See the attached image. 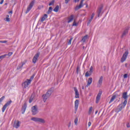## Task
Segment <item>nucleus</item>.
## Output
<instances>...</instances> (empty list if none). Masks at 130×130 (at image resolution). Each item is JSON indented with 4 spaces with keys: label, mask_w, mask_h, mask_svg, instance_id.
I'll use <instances>...</instances> for the list:
<instances>
[{
    "label": "nucleus",
    "mask_w": 130,
    "mask_h": 130,
    "mask_svg": "<svg viewBox=\"0 0 130 130\" xmlns=\"http://www.w3.org/2000/svg\"><path fill=\"white\" fill-rule=\"evenodd\" d=\"M122 98L124 99V101L123 102L124 106H125L127 104V98H128V95H127V92H124L122 93Z\"/></svg>",
    "instance_id": "nucleus-2"
},
{
    "label": "nucleus",
    "mask_w": 130,
    "mask_h": 130,
    "mask_svg": "<svg viewBox=\"0 0 130 130\" xmlns=\"http://www.w3.org/2000/svg\"><path fill=\"white\" fill-rule=\"evenodd\" d=\"M72 40H73V38H71L68 42V45H71L72 44Z\"/></svg>",
    "instance_id": "nucleus-36"
},
{
    "label": "nucleus",
    "mask_w": 130,
    "mask_h": 130,
    "mask_svg": "<svg viewBox=\"0 0 130 130\" xmlns=\"http://www.w3.org/2000/svg\"><path fill=\"white\" fill-rule=\"evenodd\" d=\"M31 112L32 115H36L38 112V109L37 108V106H34L31 108Z\"/></svg>",
    "instance_id": "nucleus-5"
},
{
    "label": "nucleus",
    "mask_w": 130,
    "mask_h": 130,
    "mask_svg": "<svg viewBox=\"0 0 130 130\" xmlns=\"http://www.w3.org/2000/svg\"><path fill=\"white\" fill-rule=\"evenodd\" d=\"M82 90H84L85 89V87H84V86H82Z\"/></svg>",
    "instance_id": "nucleus-51"
},
{
    "label": "nucleus",
    "mask_w": 130,
    "mask_h": 130,
    "mask_svg": "<svg viewBox=\"0 0 130 130\" xmlns=\"http://www.w3.org/2000/svg\"><path fill=\"white\" fill-rule=\"evenodd\" d=\"M97 113H98V111H95V114H97Z\"/></svg>",
    "instance_id": "nucleus-54"
},
{
    "label": "nucleus",
    "mask_w": 130,
    "mask_h": 130,
    "mask_svg": "<svg viewBox=\"0 0 130 130\" xmlns=\"http://www.w3.org/2000/svg\"><path fill=\"white\" fill-rule=\"evenodd\" d=\"M7 55H8V54H6L3 55L2 56H0V60H1H1L4 59V58H5V57H6V56H7Z\"/></svg>",
    "instance_id": "nucleus-31"
},
{
    "label": "nucleus",
    "mask_w": 130,
    "mask_h": 130,
    "mask_svg": "<svg viewBox=\"0 0 130 130\" xmlns=\"http://www.w3.org/2000/svg\"><path fill=\"white\" fill-rule=\"evenodd\" d=\"M83 49H85V47H83Z\"/></svg>",
    "instance_id": "nucleus-56"
},
{
    "label": "nucleus",
    "mask_w": 130,
    "mask_h": 130,
    "mask_svg": "<svg viewBox=\"0 0 130 130\" xmlns=\"http://www.w3.org/2000/svg\"><path fill=\"white\" fill-rule=\"evenodd\" d=\"M124 79H126L127 78V74H125L123 76Z\"/></svg>",
    "instance_id": "nucleus-39"
},
{
    "label": "nucleus",
    "mask_w": 130,
    "mask_h": 130,
    "mask_svg": "<svg viewBox=\"0 0 130 130\" xmlns=\"http://www.w3.org/2000/svg\"><path fill=\"white\" fill-rule=\"evenodd\" d=\"M58 10H59V6L58 5H57L56 7L54 9L53 11L54 12L57 13V12H58Z\"/></svg>",
    "instance_id": "nucleus-26"
},
{
    "label": "nucleus",
    "mask_w": 130,
    "mask_h": 130,
    "mask_svg": "<svg viewBox=\"0 0 130 130\" xmlns=\"http://www.w3.org/2000/svg\"><path fill=\"white\" fill-rule=\"evenodd\" d=\"M29 84H31V81H29V79H27L23 83H22V86L24 88H26L29 86Z\"/></svg>",
    "instance_id": "nucleus-11"
},
{
    "label": "nucleus",
    "mask_w": 130,
    "mask_h": 130,
    "mask_svg": "<svg viewBox=\"0 0 130 130\" xmlns=\"http://www.w3.org/2000/svg\"><path fill=\"white\" fill-rule=\"evenodd\" d=\"M74 122L76 125H78V118L75 119Z\"/></svg>",
    "instance_id": "nucleus-34"
},
{
    "label": "nucleus",
    "mask_w": 130,
    "mask_h": 130,
    "mask_svg": "<svg viewBox=\"0 0 130 130\" xmlns=\"http://www.w3.org/2000/svg\"><path fill=\"white\" fill-rule=\"evenodd\" d=\"M2 43H7L8 42V41H2Z\"/></svg>",
    "instance_id": "nucleus-47"
},
{
    "label": "nucleus",
    "mask_w": 130,
    "mask_h": 130,
    "mask_svg": "<svg viewBox=\"0 0 130 130\" xmlns=\"http://www.w3.org/2000/svg\"><path fill=\"white\" fill-rule=\"evenodd\" d=\"M128 30H129V27L127 26V27H126L125 29L124 30L121 36V38H123L124 36H126V34L128 33Z\"/></svg>",
    "instance_id": "nucleus-13"
},
{
    "label": "nucleus",
    "mask_w": 130,
    "mask_h": 130,
    "mask_svg": "<svg viewBox=\"0 0 130 130\" xmlns=\"http://www.w3.org/2000/svg\"><path fill=\"white\" fill-rule=\"evenodd\" d=\"M92 20H93V18H90V19L88 20L87 22V26H89V25L91 24V22H92Z\"/></svg>",
    "instance_id": "nucleus-33"
},
{
    "label": "nucleus",
    "mask_w": 130,
    "mask_h": 130,
    "mask_svg": "<svg viewBox=\"0 0 130 130\" xmlns=\"http://www.w3.org/2000/svg\"><path fill=\"white\" fill-rule=\"evenodd\" d=\"M74 90L75 92V98H79L80 94H79V91H78L77 87H74Z\"/></svg>",
    "instance_id": "nucleus-17"
},
{
    "label": "nucleus",
    "mask_w": 130,
    "mask_h": 130,
    "mask_svg": "<svg viewBox=\"0 0 130 130\" xmlns=\"http://www.w3.org/2000/svg\"><path fill=\"white\" fill-rule=\"evenodd\" d=\"M86 8H88V5H86Z\"/></svg>",
    "instance_id": "nucleus-57"
},
{
    "label": "nucleus",
    "mask_w": 130,
    "mask_h": 130,
    "mask_svg": "<svg viewBox=\"0 0 130 130\" xmlns=\"http://www.w3.org/2000/svg\"><path fill=\"white\" fill-rule=\"evenodd\" d=\"M6 21H7V22H10V18L7 17L6 18Z\"/></svg>",
    "instance_id": "nucleus-44"
},
{
    "label": "nucleus",
    "mask_w": 130,
    "mask_h": 130,
    "mask_svg": "<svg viewBox=\"0 0 130 130\" xmlns=\"http://www.w3.org/2000/svg\"><path fill=\"white\" fill-rule=\"evenodd\" d=\"M31 120L32 121H35L36 122H40V123H45V120L41 118L32 117L31 118Z\"/></svg>",
    "instance_id": "nucleus-3"
},
{
    "label": "nucleus",
    "mask_w": 130,
    "mask_h": 130,
    "mask_svg": "<svg viewBox=\"0 0 130 130\" xmlns=\"http://www.w3.org/2000/svg\"><path fill=\"white\" fill-rule=\"evenodd\" d=\"M73 20H74V15H72L69 18H68V23H71V22H73Z\"/></svg>",
    "instance_id": "nucleus-22"
},
{
    "label": "nucleus",
    "mask_w": 130,
    "mask_h": 130,
    "mask_svg": "<svg viewBox=\"0 0 130 130\" xmlns=\"http://www.w3.org/2000/svg\"><path fill=\"white\" fill-rule=\"evenodd\" d=\"M92 124V123H91V122H88V126L90 127L91 126V125Z\"/></svg>",
    "instance_id": "nucleus-46"
},
{
    "label": "nucleus",
    "mask_w": 130,
    "mask_h": 130,
    "mask_svg": "<svg viewBox=\"0 0 130 130\" xmlns=\"http://www.w3.org/2000/svg\"><path fill=\"white\" fill-rule=\"evenodd\" d=\"M4 3V0H2L0 2V5H3V3Z\"/></svg>",
    "instance_id": "nucleus-48"
},
{
    "label": "nucleus",
    "mask_w": 130,
    "mask_h": 130,
    "mask_svg": "<svg viewBox=\"0 0 130 130\" xmlns=\"http://www.w3.org/2000/svg\"><path fill=\"white\" fill-rule=\"evenodd\" d=\"M47 14H44V16L41 18V22H44V21H45L46 19H47Z\"/></svg>",
    "instance_id": "nucleus-24"
},
{
    "label": "nucleus",
    "mask_w": 130,
    "mask_h": 130,
    "mask_svg": "<svg viewBox=\"0 0 130 130\" xmlns=\"http://www.w3.org/2000/svg\"><path fill=\"white\" fill-rule=\"evenodd\" d=\"M116 99V95H114L112 96L110 102H109V104L111 103V102H113V101H114V100Z\"/></svg>",
    "instance_id": "nucleus-25"
},
{
    "label": "nucleus",
    "mask_w": 130,
    "mask_h": 130,
    "mask_svg": "<svg viewBox=\"0 0 130 130\" xmlns=\"http://www.w3.org/2000/svg\"><path fill=\"white\" fill-rule=\"evenodd\" d=\"M20 124L21 122H20L19 120L15 121L13 126L14 127H15V128H18V127H20Z\"/></svg>",
    "instance_id": "nucleus-16"
},
{
    "label": "nucleus",
    "mask_w": 130,
    "mask_h": 130,
    "mask_svg": "<svg viewBox=\"0 0 130 130\" xmlns=\"http://www.w3.org/2000/svg\"><path fill=\"white\" fill-rule=\"evenodd\" d=\"M74 2L75 3H79V2H80V0H74Z\"/></svg>",
    "instance_id": "nucleus-45"
},
{
    "label": "nucleus",
    "mask_w": 130,
    "mask_h": 130,
    "mask_svg": "<svg viewBox=\"0 0 130 130\" xmlns=\"http://www.w3.org/2000/svg\"><path fill=\"white\" fill-rule=\"evenodd\" d=\"M84 1L85 0H81L79 5H77L76 6L75 8V11H78V10H80V9H81V8H82V7L84 6V5H83V3L84 2Z\"/></svg>",
    "instance_id": "nucleus-8"
},
{
    "label": "nucleus",
    "mask_w": 130,
    "mask_h": 130,
    "mask_svg": "<svg viewBox=\"0 0 130 130\" xmlns=\"http://www.w3.org/2000/svg\"><path fill=\"white\" fill-rule=\"evenodd\" d=\"M24 64H25V63L24 62H21V63H20L17 67V70H21V69L23 68V66H24Z\"/></svg>",
    "instance_id": "nucleus-23"
},
{
    "label": "nucleus",
    "mask_w": 130,
    "mask_h": 130,
    "mask_svg": "<svg viewBox=\"0 0 130 130\" xmlns=\"http://www.w3.org/2000/svg\"><path fill=\"white\" fill-rule=\"evenodd\" d=\"M55 2V0H52V1H51L50 2V3L49 4V6H54V3Z\"/></svg>",
    "instance_id": "nucleus-28"
},
{
    "label": "nucleus",
    "mask_w": 130,
    "mask_h": 130,
    "mask_svg": "<svg viewBox=\"0 0 130 130\" xmlns=\"http://www.w3.org/2000/svg\"><path fill=\"white\" fill-rule=\"evenodd\" d=\"M71 0H65V4H69V2H70Z\"/></svg>",
    "instance_id": "nucleus-41"
},
{
    "label": "nucleus",
    "mask_w": 130,
    "mask_h": 130,
    "mask_svg": "<svg viewBox=\"0 0 130 130\" xmlns=\"http://www.w3.org/2000/svg\"><path fill=\"white\" fill-rule=\"evenodd\" d=\"M92 110H93V107H90L88 111V114H91V113H92Z\"/></svg>",
    "instance_id": "nucleus-32"
},
{
    "label": "nucleus",
    "mask_w": 130,
    "mask_h": 130,
    "mask_svg": "<svg viewBox=\"0 0 130 130\" xmlns=\"http://www.w3.org/2000/svg\"><path fill=\"white\" fill-rule=\"evenodd\" d=\"M125 106H124L123 103H122L121 104L119 105L116 109V112H119L122 110V108H124Z\"/></svg>",
    "instance_id": "nucleus-7"
},
{
    "label": "nucleus",
    "mask_w": 130,
    "mask_h": 130,
    "mask_svg": "<svg viewBox=\"0 0 130 130\" xmlns=\"http://www.w3.org/2000/svg\"><path fill=\"white\" fill-rule=\"evenodd\" d=\"M70 126H71V122L69 123V125L68 127H70Z\"/></svg>",
    "instance_id": "nucleus-53"
},
{
    "label": "nucleus",
    "mask_w": 130,
    "mask_h": 130,
    "mask_svg": "<svg viewBox=\"0 0 130 130\" xmlns=\"http://www.w3.org/2000/svg\"><path fill=\"white\" fill-rule=\"evenodd\" d=\"M103 9V7H101L99 8V10H98V17H100V14L102 12V10Z\"/></svg>",
    "instance_id": "nucleus-21"
},
{
    "label": "nucleus",
    "mask_w": 130,
    "mask_h": 130,
    "mask_svg": "<svg viewBox=\"0 0 130 130\" xmlns=\"http://www.w3.org/2000/svg\"><path fill=\"white\" fill-rule=\"evenodd\" d=\"M104 71H106V66H104Z\"/></svg>",
    "instance_id": "nucleus-49"
},
{
    "label": "nucleus",
    "mask_w": 130,
    "mask_h": 130,
    "mask_svg": "<svg viewBox=\"0 0 130 130\" xmlns=\"http://www.w3.org/2000/svg\"><path fill=\"white\" fill-rule=\"evenodd\" d=\"M101 95H102V91H99V93L97 95L96 99V103H99L100 99L101 98Z\"/></svg>",
    "instance_id": "nucleus-15"
},
{
    "label": "nucleus",
    "mask_w": 130,
    "mask_h": 130,
    "mask_svg": "<svg viewBox=\"0 0 130 130\" xmlns=\"http://www.w3.org/2000/svg\"><path fill=\"white\" fill-rule=\"evenodd\" d=\"M93 81V78H89L88 80L87 81V85L86 86V87H88V86H90V85H91V84H92V82Z\"/></svg>",
    "instance_id": "nucleus-20"
},
{
    "label": "nucleus",
    "mask_w": 130,
    "mask_h": 130,
    "mask_svg": "<svg viewBox=\"0 0 130 130\" xmlns=\"http://www.w3.org/2000/svg\"><path fill=\"white\" fill-rule=\"evenodd\" d=\"M34 3H35L34 1H32L30 3L29 6L27 8L26 11L25 12V14H28V12H30V11H31V9H32V8H33V6H34Z\"/></svg>",
    "instance_id": "nucleus-4"
},
{
    "label": "nucleus",
    "mask_w": 130,
    "mask_h": 130,
    "mask_svg": "<svg viewBox=\"0 0 130 130\" xmlns=\"http://www.w3.org/2000/svg\"><path fill=\"white\" fill-rule=\"evenodd\" d=\"M92 73H93V66H91L90 68V70L89 72H87L85 73V77H90L91 75H92Z\"/></svg>",
    "instance_id": "nucleus-12"
},
{
    "label": "nucleus",
    "mask_w": 130,
    "mask_h": 130,
    "mask_svg": "<svg viewBox=\"0 0 130 130\" xmlns=\"http://www.w3.org/2000/svg\"><path fill=\"white\" fill-rule=\"evenodd\" d=\"M40 55V53L38 52L37 54L35 55L32 58V62L34 63H36L37 62V60H38V57H39V56Z\"/></svg>",
    "instance_id": "nucleus-6"
},
{
    "label": "nucleus",
    "mask_w": 130,
    "mask_h": 130,
    "mask_svg": "<svg viewBox=\"0 0 130 130\" xmlns=\"http://www.w3.org/2000/svg\"><path fill=\"white\" fill-rule=\"evenodd\" d=\"M127 55H128V51H126L125 53L123 54V56L121 59V62H123L126 59V57H127Z\"/></svg>",
    "instance_id": "nucleus-9"
},
{
    "label": "nucleus",
    "mask_w": 130,
    "mask_h": 130,
    "mask_svg": "<svg viewBox=\"0 0 130 130\" xmlns=\"http://www.w3.org/2000/svg\"><path fill=\"white\" fill-rule=\"evenodd\" d=\"M72 26H77V22H76L75 20H74V21L73 22Z\"/></svg>",
    "instance_id": "nucleus-38"
},
{
    "label": "nucleus",
    "mask_w": 130,
    "mask_h": 130,
    "mask_svg": "<svg viewBox=\"0 0 130 130\" xmlns=\"http://www.w3.org/2000/svg\"><path fill=\"white\" fill-rule=\"evenodd\" d=\"M79 107V100H76L75 102V113H77L78 108Z\"/></svg>",
    "instance_id": "nucleus-14"
},
{
    "label": "nucleus",
    "mask_w": 130,
    "mask_h": 130,
    "mask_svg": "<svg viewBox=\"0 0 130 130\" xmlns=\"http://www.w3.org/2000/svg\"><path fill=\"white\" fill-rule=\"evenodd\" d=\"M13 54V52H9L8 54V55H9V56H11V55H12Z\"/></svg>",
    "instance_id": "nucleus-43"
},
{
    "label": "nucleus",
    "mask_w": 130,
    "mask_h": 130,
    "mask_svg": "<svg viewBox=\"0 0 130 130\" xmlns=\"http://www.w3.org/2000/svg\"><path fill=\"white\" fill-rule=\"evenodd\" d=\"M9 14H13V11H10V12H9Z\"/></svg>",
    "instance_id": "nucleus-52"
},
{
    "label": "nucleus",
    "mask_w": 130,
    "mask_h": 130,
    "mask_svg": "<svg viewBox=\"0 0 130 130\" xmlns=\"http://www.w3.org/2000/svg\"><path fill=\"white\" fill-rule=\"evenodd\" d=\"M79 70H80V67H77V69H76L77 74H79Z\"/></svg>",
    "instance_id": "nucleus-37"
},
{
    "label": "nucleus",
    "mask_w": 130,
    "mask_h": 130,
    "mask_svg": "<svg viewBox=\"0 0 130 130\" xmlns=\"http://www.w3.org/2000/svg\"><path fill=\"white\" fill-rule=\"evenodd\" d=\"M102 82H103V77L101 76L98 83V87H101V85H102Z\"/></svg>",
    "instance_id": "nucleus-19"
},
{
    "label": "nucleus",
    "mask_w": 130,
    "mask_h": 130,
    "mask_svg": "<svg viewBox=\"0 0 130 130\" xmlns=\"http://www.w3.org/2000/svg\"><path fill=\"white\" fill-rule=\"evenodd\" d=\"M54 90V89L53 88V87H52L48 90L46 94L42 95L44 102H46V100H47V99L49 98V97L51 96V94L53 93Z\"/></svg>",
    "instance_id": "nucleus-1"
},
{
    "label": "nucleus",
    "mask_w": 130,
    "mask_h": 130,
    "mask_svg": "<svg viewBox=\"0 0 130 130\" xmlns=\"http://www.w3.org/2000/svg\"><path fill=\"white\" fill-rule=\"evenodd\" d=\"M3 41H0V43H2Z\"/></svg>",
    "instance_id": "nucleus-55"
},
{
    "label": "nucleus",
    "mask_w": 130,
    "mask_h": 130,
    "mask_svg": "<svg viewBox=\"0 0 130 130\" xmlns=\"http://www.w3.org/2000/svg\"><path fill=\"white\" fill-rule=\"evenodd\" d=\"M94 16H95V14L92 13V14L91 15L90 18H91V19H93V18H94Z\"/></svg>",
    "instance_id": "nucleus-42"
},
{
    "label": "nucleus",
    "mask_w": 130,
    "mask_h": 130,
    "mask_svg": "<svg viewBox=\"0 0 130 130\" xmlns=\"http://www.w3.org/2000/svg\"><path fill=\"white\" fill-rule=\"evenodd\" d=\"M8 16V17H9V15H7Z\"/></svg>",
    "instance_id": "nucleus-58"
},
{
    "label": "nucleus",
    "mask_w": 130,
    "mask_h": 130,
    "mask_svg": "<svg viewBox=\"0 0 130 130\" xmlns=\"http://www.w3.org/2000/svg\"><path fill=\"white\" fill-rule=\"evenodd\" d=\"M34 99V96H33V95L32 94L29 98V103H31Z\"/></svg>",
    "instance_id": "nucleus-29"
},
{
    "label": "nucleus",
    "mask_w": 130,
    "mask_h": 130,
    "mask_svg": "<svg viewBox=\"0 0 130 130\" xmlns=\"http://www.w3.org/2000/svg\"><path fill=\"white\" fill-rule=\"evenodd\" d=\"M26 108H27V103H24V105L22 106V114H24L25 113V112L26 111Z\"/></svg>",
    "instance_id": "nucleus-18"
},
{
    "label": "nucleus",
    "mask_w": 130,
    "mask_h": 130,
    "mask_svg": "<svg viewBox=\"0 0 130 130\" xmlns=\"http://www.w3.org/2000/svg\"><path fill=\"white\" fill-rule=\"evenodd\" d=\"M127 127H130L129 124H127Z\"/></svg>",
    "instance_id": "nucleus-50"
},
{
    "label": "nucleus",
    "mask_w": 130,
    "mask_h": 130,
    "mask_svg": "<svg viewBox=\"0 0 130 130\" xmlns=\"http://www.w3.org/2000/svg\"><path fill=\"white\" fill-rule=\"evenodd\" d=\"M51 12H52V7H50L49 8V10L47 12V14H49L51 13Z\"/></svg>",
    "instance_id": "nucleus-30"
},
{
    "label": "nucleus",
    "mask_w": 130,
    "mask_h": 130,
    "mask_svg": "<svg viewBox=\"0 0 130 130\" xmlns=\"http://www.w3.org/2000/svg\"><path fill=\"white\" fill-rule=\"evenodd\" d=\"M11 103H12V100H10V101H8L6 103V104L3 106L2 108V112H5V110L7 109V107L8 106L11 105Z\"/></svg>",
    "instance_id": "nucleus-10"
},
{
    "label": "nucleus",
    "mask_w": 130,
    "mask_h": 130,
    "mask_svg": "<svg viewBox=\"0 0 130 130\" xmlns=\"http://www.w3.org/2000/svg\"><path fill=\"white\" fill-rule=\"evenodd\" d=\"M35 76V75H33L32 76H31L30 78L28 79V81H30V83L31 82H32V80H33V79H34Z\"/></svg>",
    "instance_id": "nucleus-35"
},
{
    "label": "nucleus",
    "mask_w": 130,
    "mask_h": 130,
    "mask_svg": "<svg viewBox=\"0 0 130 130\" xmlns=\"http://www.w3.org/2000/svg\"><path fill=\"white\" fill-rule=\"evenodd\" d=\"M88 39V35L85 36L82 39V41L83 43H85L86 42V40Z\"/></svg>",
    "instance_id": "nucleus-27"
},
{
    "label": "nucleus",
    "mask_w": 130,
    "mask_h": 130,
    "mask_svg": "<svg viewBox=\"0 0 130 130\" xmlns=\"http://www.w3.org/2000/svg\"><path fill=\"white\" fill-rule=\"evenodd\" d=\"M4 99H5V96H2L1 99H0V101L2 102Z\"/></svg>",
    "instance_id": "nucleus-40"
}]
</instances>
